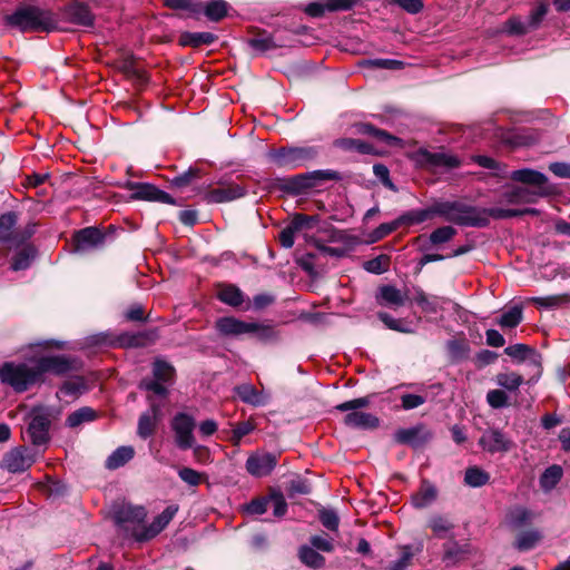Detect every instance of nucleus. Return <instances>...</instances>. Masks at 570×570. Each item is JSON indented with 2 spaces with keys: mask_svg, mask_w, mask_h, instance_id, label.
<instances>
[{
  "mask_svg": "<svg viewBox=\"0 0 570 570\" xmlns=\"http://www.w3.org/2000/svg\"><path fill=\"white\" fill-rule=\"evenodd\" d=\"M65 18L75 24L90 27L94 23V16L85 3L73 2L65 8Z\"/></svg>",
  "mask_w": 570,
  "mask_h": 570,
  "instance_id": "nucleus-22",
  "label": "nucleus"
},
{
  "mask_svg": "<svg viewBox=\"0 0 570 570\" xmlns=\"http://www.w3.org/2000/svg\"><path fill=\"white\" fill-rule=\"evenodd\" d=\"M50 421L45 414H36L32 416L27 434L35 445H42L49 439Z\"/></svg>",
  "mask_w": 570,
  "mask_h": 570,
  "instance_id": "nucleus-17",
  "label": "nucleus"
},
{
  "mask_svg": "<svg viewBox=\"0 0 570 570\" xmlns=\"http://www.w3.org/2000/svg\"><path fill=\"white\" fill-rule=\"evenodd\" d=\"M426 159L431 165L446 169L456 168L461 164L456 156L444 151L429 153Z\"/></svg>",
  "mask_w": 570,
  "mask_h": 570,
  "instance_id": "nucleus-37",
  "label": "nucleus"
},
{
  "mask_svg": "<svg viewBox=\"0 0 570 570\" xmlns=\"http://www.w3.org/2000/svg\"><path fill=\"white\" fill-rule=\"evenodd\" d=\"M356 0H325V2H311L305 12L314 18L321 17L325 11H343L352 9Z\"/></svg>",
  "mask_w": 570,
  "mask_h": 570,
  "instance_id": "nucleus-18",
  "label": "nucleus"
},
{
  "mask_svg": "<svg viewBox=\"0 0 570 570\" xmlns=\"http://www.w3.org/2000/svg\"><path fill=\"white\" fill-rule=\"evenodd\" d=\"M7 24L22 32L51 31L56 29L57 20L51 11L38 7H23L7 16Z\"/></svg>",
  "mask_w": 570,
  "mask_h": 570,
  "instance_id": "nucleus-2",
  "label": "nucleus"
},
{
  "mask_svg": "<svg viewBox=\"0 0 570 570\" xmlns=\"http://www.w3.org/2000/svg\"><path fill=\"white\" fill-rule=\"evenodd\" d=\"M377 299L382 305L399 307L405 304L407 294L402 293L395 286L384 285L380 288Z\"/></svg>",
  "mask_w": 570,
  "mask_h": 570,
  "instance_id": "nucleus-25",
  "label": "nucleus"
},
{
  "mask_svg": "<svg viewBox=\"0 0 570 570\" xmlns=\"http://www.w3.org/2000/svg\"><path fill=\"white\" fill-rule=\"evenodd\" d=\"M105 236L96 227H86L75 235L77 250H89L104 244Z\"/></svg>",
  "mask_w": 570,
  "mask_h": 570,
  "instance_id": "nucleus-19",
  "label": "nucleus"
},
{
  "mask_svg": "<svg viewBox=\"0 0 570 570\" xmlns=\"http://www.w3.org/2000/svg\"><path fill=\"white\" fill-rule=\"evenodd\" d=\"M438 497V491L434 485L429 482H423L420 490L412 495L411 501L414 508L424 509L431 505Z\"/></svg>",
  "mask_w": 570,
  "mask_h": 570,
  "instance_id": "nucleus-26",
  "label": "nucleus"
},
{
  "mask_svg": "<svg viewBox=\"0 0 570 570\" xmlns=\"http://www.w3.org/2000/svg\"><path fill=\"white\" fill-rule=\"evenodd\" d=\"M356 128L357 132L374 136L379 140L384 141L389 146H395L401 142L400 138L389 134L385 130L377 129L371 124H360L356 126Z\"/></svg>",
  "mask_w": 570,
  "mask_h": 570,
  "instance_id": "nucleus-33",
  "label": "nucleus"
},
{
  "mask_svg": "<svg viewBox=\"0 0 570 570\" xmlns=\"http://www.w3.org/2000/svg\"><path fill=\"white\" fill-rule=\"evenodd\" d=\"M495 382L499 386L514 392L519 390L521 384L524 382V379L521 374L514 372H501L497 375Z\"/></svg>",
  "mask_w": 570,
  "mask_h": 570,
  "instance_id": "nucleus-38",
  "label": "nucleus"
},
{
  "mask_svg": "<svg viewBox=\"0 0 570 570\" xmlns=\"http://www.w3.org/2000/svg\"><path fill=\"white\" fill-rule=\"evenodd\" d=\"M150 407H151V414L146 413L139 417L138 434L142 439H147L150 435H153L157 419L160 413V406L155 404L154 402H151Z\"/></svg>",
  "mask_w": 570,
  "mask_h": 570,
  "instance_id": "nucleus-28",
  "label": "nucleus"
},
{
  "mask_svg": "<svg viewBox=\"0 0 570 570\" xmlns=\"http://www.w3.org/2000/svg\"><path fill=\"white\" fill-rule=\"evenodd\" d=\"M237 396L253 406H263L268 403L269 396L264 392L257 391L254 385L245 383L235 387Z\"/></svg>",
  "mask_w": 570,
  "mask_h": 570,
  "instance_id": "nucleus-24",
  "label": "nucleus"
},
{
  "mask_svg": "<svg viewBox=\"0 0 570 570\" xmlns=\"http://www.w3.org/2000/svg\"><path fill=\"white\" fill-rule=\"evenodd\" d=\"M540 538L538 531L523 532L517 539V548L522 551L530 550L539 542Z\"/></svg>",
  "mask_w": 570,
  "mask_h": 570,
  "instance_id": "nucleus-57",
  "label": "nucleus"
},
{
  "mask_svg": "<svg viewBox=\"0 0 570 570\" xmlns=\"http://www.w3.org/2000/svg\"><path fill=\"white\" fill-rule=\"evenodd\" d=\"M195 420L191 415L180 412L171 420V430L175 434V443L178 449L187 450L195 443L194 429Z\"/></svg>",
  "mask_w": 570,
  "mask_h": 570,
  "instance_id": "nucleus-8",
  "label": "nucleus"
},
{
  "mask_svg": "<svg viewBox=\"0 0 570 570\" xmlns=\"http://www.w3.org/2000/svg\"><path fill=\"white\" fill-rule=\"evenodd\" d=\"M523 318L522 307L521 306H512L508 311H505L501 317L498 320V324L502 328H514L517 327Z\"/></svg>",
  "mask_w": 570,
  "mask_h": 570,
  "instance_id": "nucleus-41",
  "label": "nucleus"
},
{
  "mask_svg": "<svg viewBox=\"0 0 570 570\" xmlns=\"http://www.w3.org/2000/svg\"><path fill=\"white\" fill-rule=\"evenodd\" d=\"M336 145L345 150H356L364 155L373 153V147L361 139L342 138L337 140Z\"/></svg>",
  "mask_w": 570,
  "mask_h": 570,
  "instance_id": "nucleus-48",
  "label": "nucleus"
},
{
  "mask_svg": "<svg viewBox=\"0 0 570 570\" xmlns=\"http://www.w3.org/2000/svg\"><path fill=\"white\" fill-rule=\"evenodd\" d=\"M414 302L426 313H436L438 303L435 298L429 297L420 287H414Z\"/></svg>",
  "mask_w": 570,
  "mask_h": 570,
  "instance_id": "nucleus-52",
  "label": "nucleus"
},
{
  "mask_svg": "<svg viewBox=\"0 0 570 570\" xmlns=\"http://www.w3.org/2000/svg\"><path fill=\"white\" fill-rule=\"evenodd\" d=\"M17 223L18 215L14 212L0 215V243L10 247H19L35 234L36 224L30 223L23 228H18Z\"/></svg>",
  "mask_w": 570,
  "mask_h": 570,
  "instance_id": "nucleus-6",
  "label": "nucleus"
},
{
  "mask_svg": "<svg viewBox=\"0 0 570 570\" xmlns=\"http://www.w3.org/2000/svg\"><path fill=\"white\" fill-rule=\"evenodd\" d=\"M86 390V383L82 377H72L67 380L60 387V393L68 396H78Z\"/></svg>",
  "mask_w": 570,
  "mask_h": 570,
  "instance_id": "nucleus-53",
  "label": "nucleus"
},
{
  "mask_svg": "<svg viewBox=\"0 0 570 570\" xmlns=\"http://www.w3.org/2000/svg\"><path fill=\"white\" fill-rule=\"evenodd\" d=\"M167 7L173 9L187 10L193 13H198L202 10V6L193 0H165Z\"/></svg>",
  "mask_w": 570,
  "mask_h": 570,
  "instance_id": "nucleus-61",
  "label": "nucleus"
},
{
  "mask_svg": "<svg viewBox=\"0 0 570 570\" xmlns=\"http://www.w3.org/2000/svg\"><path fill=\"white\" fill-rule=\"evenodd\" d=\"M135 451L131 446H119L106 460V468L116 470L134 458Z\"/></svg>",
  "mask_w": 570,
  "mask_h": 570,
  "instance_id": "nucleus-31",
  "label": "nucleus"
},
{
  "mask_svg": "<svg viewBox=\"0 0 570 570\" xmlns=\"http://www.w3.org/2000/svg\"><path fill=\"white\" fill-rule=\"evenodd\" d=\"M316 150L312 147H282L269 153L271 160L278 167L295 168L314 158Z\"/></svg>",
  "mask_w": 570,
  "mask_h": 570,
  "instance_id": "nucleus-7",
  "label": "nucleus"
},
{
  "mask_svg": "<svg viewBox=\"0 0 570 570\" xmlns=\"http://www.w3.org/2000/svg\"><path fill=\"white\" fill-rule=\"evenodd\" d=\"M132 189L135 190L134 197L137 199L159 202L164 204L175 203L168 193L149 184H135L132 185Z\"/></svg>",
  "mask_w": 570,
  "mask_h": 570,
  "instance_id": "nucleus-21",
  "label": "nucleus"
},
{
  "mask_svg": "<svg viewBox=\"0 0 570 570\" xmlns=\"http://www.w3.org/2000/svg\"><path fill=\"white\" fill-rule=\"evenodd\" d=\"M245 194L246 189L243 186L230 184L209 190L205 195V200L208 204H219L238 199L245 196Z\"/></svg>",
  "mask_w": 570,
  "mask_h": 570,
  "instance_id": "nucleus-15",
  "label": "nucleus"
},
{
  "mask_svg": "<svg viewBox=\"0 0 570 570\" xmlns=\"http://www.w3.org/2000/svg\"><path fill=\"white\" fill-rule=\"evenodd\" d=\"M215 327L223 336L253 335L259 340H267L272 335V327L257 322H245L233 316L220 317Z\"/></svg>",
  "mask_w": 570,
  "mask_h": 570,
  "instance_id": "nucleus-5",
  "label": "nucleus"
},
{
  "mask_svg": "<svg viewBox=\"0 0 570 570\" xmlns=\"http://www.w3.org/2000/svg\"><path fill=\"white\" fill-rule=\"evenodd\" d=\"M487 401L493 409H501L508 405V395L502 390H491L487 394Z\"/></svg>",
  "mask_w": 570,
  "mask_h": 570,
  "instance_id": "nucleus-62",
  "label": "nucleus"
},
{
  "mask_svg": "<svg viewBox=\"0 0 570 570\" xmlns=\"http://www.w3.org/2000/svg\"><path fill=\"white\" fill-rule=\"evenodd\" d=\"M336 178V174L330 170H317L311 174L299 175L295 178L296 184L301 188H313L316 187L317 181Z\"/></svg>",
  "mask_w": 570,
  "mask_h": 570,
  "instance_id": "nucleus-32",
  "label": "nucleus"
},
{
  "mask_svg": "<svg viewBox=\"0 0 570 570\" xmlns=\"http://www.w3.org/2000/svg\"><path fill=\"white\" fill-rule=\"evenodd\" d=\"M480 446L490 453L508 452L512 442L498 429H488L479 440Z\"/></svg>",
  "mask_w": 570,
  "mask_h": 570,
  "instance_id": "nucleus-14",
  "label": "nucleus"
},
{
  "mask_svg": "<svg viewBox=\"0 0 570 570\" xmlns=\"http://www.w3.org/2000/svg\"><path fill=\"white\" fill-rule=\"evenodd\" d=\"M456 234L451 226L439 227L430 234V242L433 245H440L450 242Z\"/></svg>",
  "mask_w": 570,
  "mask_h": 570,
  "instance_id": "nucleus-54",
  "label": "nucleus"
},
{
  "mask_svg": "<svg viewBox=\"0 0 570 570\" xmlns=\"http://www.w3.org/2000/svg\"><path fill=\"white\" fill-rule=\"evenodd\" d=\"M0 380L18 393L40 382L36 363H4L0 368Z\"/></svg>",
  "mask_w": 570,
  "mask_h": 570,
  "instance_id": "nucleus-3",
  "label": "nucleus"
},
{
  "mask_svg": "<svg viewBox=\"0 0 570 570\" xmlns=\"http://www.w3.org/2000/svg\"><path fill=\"white\" fill-rule=\"evenodd\" d=\"M525 362L527 365L531 368V377L528 380V383L537 382L542 373L540 354L533 350Z\"/></svg>",
  "mask_w": 570,
  "mask_h": 570,
  "instance_id": "nucleus-58",
  "label": "nucleus"
},
{
  "mask_svg": "<svg viewBox=\"0 0 570 570\" xmlns=\"http://www.w3.org/2000/svg\"><path fill=\"white\" fill-rule=\"evenodd\" d=\"M548 9L549 6L547 3H540L533 10H531L528 18L529 27L532 29L538 28L548 13Z\"/></svg>",
  "mask_w": 570,
  "mask_h": 570,
  "instance_id": "nucleus-64",
  "label": "nucleus"
},
{
  "mask_svg": "<svg viewBox=\"0 0 570 570\" xmlns=\"http://www.w3.org/2000/svg\"><path fill=\"white\" fill-rule=\"evenodd\" d=\"M36 365L39 372L40 381H42V376L47 372L60 375L69 372L72 368L71 361L63 356L41 357L36 362Z\"/></svg>",
  "mask_w": 570,
  "mask_h": 570,
  "instance_id": "nucleus-16",
  "label": "nucleus"
},
{
  "mask_svg": "<svg viewBox=\"0 0 570 570\" xmlns=\"http://www.w3.org/2000/svg\"><path fill=\"white\" fill-rule=\"evenodd\" d=\"M217 297L220 302L237 307L244 302L242 291L235 285H224L218 291Z\"/></svg>",
  "mask_w": 570,
  "mask_h": 570,
  "instance_id": "nucleus-35",
  "label": "nucleus"
},
{
  "mask_svg": "<svg viewBox=\"0 0 570 570\" xmlns=\"http://www.w3.org/2000/svg\"><path fill=\"white\" fill-rule=\"evenodd\" d=\"M248 45L259 52H265L268 50L286 46L285 43L278 41V39L275 36L271 35H258L249 39Z\"/></svg>",
  "mask_w": 570,
  "mask_h": 570,
  "instance_id": "nucleus-34",
  "label": "nucleus"
},
{
  "mask_svg": "<svg viewBox=\"0 0 570 570\" xmlns=\"http://www.w3.org/2000/svg\"><path fill=\"white\" fill-rule=\"evenodd\" d=\"M146 515L144 507L126 503L118 505L114 511V520L120 528H127L128 524H140Z\"/></svg>",
  "mask_w": 570,
  "mask_h": 570,
  "instance_id": "nucleus-13",
  "label": "nucleus"
},
{
  "mask_svg": "<svg viewBox=\"0 0 570 570\" xmlns=\"http://www.w3.org/2000/svg\"><path fill=\"white\" fill-rule=\"evenodd\" d=\"M363 66L375 69L400 70L404 67V62L396 59H368L363 62Z\"/></svg>",
  "mask_w": 570,
  "mask_h": 570,
  "instance_id": "nucleus-51",
  "label": "nucleus"
},
{
  "mask_svg": "<svg viewBox=\"0 0 570 570\" xmlns=\"http://www.w3.org/2000/svg\"><path fill=\"white\" fill-rule=\"evenodd\" d=\"M428 527L440 539L452 537L454 523L445 515L434 514L428 521Z\"/></svg>",
  "mask_w": 570,
  "mask_h": 570,
  "instance_id": "nucleus-27",
  "label": "nucleus"
},
{
  "mask_svg": "<svg viewBox=\"0 0 570 570\" xmlns=\"http://www.w3.org/2000/svg\"><path fill=\"white\" fill-rule=\"evenodd\" d=\"M96 419V412L88 406L81 407L68 415L66 423L69 428H77L85 422Z\"/></svg>",
  "mask_w": 570,
  "mask_h": 570,
  "instance_id": "nucleus-46",
  "label": "nucleus"
},
{
  "mask_svg": "<svg viewBox=\"0 0 570 570\" xmlns=\"http://www.w3.org/2000/svg\"><path fill=\"white\" fill-rule=\"evenodd\" d=\"M299 559L301 561L311 568H322L325 563V559L321 556L314 548L311 547H302L299 550Z\"/></svg>",
  "mask_w": 570,
  "mask_h": 570,
  "instance_id": "nucleus-47",
  "label": "nucleus"
},
{
  "mask_svg": "<svg viewBox=\"0 0 570 570\" xmlns=\"http://www.w3.org/2000/svg\"><path fill=\"white\" fill-rule=\"evenodd\" d=\"M531 302L541 308H558L570 302V295L558 294L543 297H532Z\"/></svg>",
  "mask_w": 570,
  "mask_h": 570,
  "instance_id": "nucleus-39",
  "label": "nucleus"
},
{
  "mask_svg": "<svg viewBox=\"0 0 570 570\" xmlns=\"http://www.w3.org/2000/svg\"><path fill=\"white\" fill-rule=\"evenodd\" d=\"M540 197L541 196H537V193L532 190L530 187L514 186L507 189L501 195L500 203H507L512 205L532 204L535 203L537 199Z\"/></svg>",
  "mask_w": 570,
  "mask_h": 570,
  "instance_id": "nucleus-20",
  "label": "nucleus"
},
{
  "mask_svg": "<svg viewBox=\"0 0 570 570\" xmlns=\"http://www.w3.org/2000/svg\"><path fill=\"white\" fill-rule=\"evenodd\" d=\"M158 338V331L156 328L139 332L131 335H125L121 338V344L130 347H144L153 344Z\"/></svg>",
  "mask_w": 570,
  "mask_h": 570,
  "instance_id": "nucleus-30",
  "label": "nucleus"
},
{
  "mask_svg": "<svg viewBox=\"0 0 570 570\" xmlns=\"http://www.w3.org/2000/svg\"><path fill=\"white\" fill-rule=\"evenodd\" d=\"M178 476L183 482L190 487H197L205 479V475L191 468H180L178 470Z\"/></svg>",
  "mask_w": 570,
  "mask_h": 570,
  "instance_id": "nucleus-56",
  "label": "nucleus"
},
{
  "mask_svg": "<svg viewBox=\"0 0 570 570\" xmlns=\"http://www.w3.org/2000/svg\"><path fill=\"white\" fill-rule=\"evenodd\" d=\"M371 396L357 397L354 400H350L343 403H340L335 406V410L340 412H347L344 416V424L350 428L356 429H375L380 424V420L377 416L371 413H366L360 411L364 407H367L371 404Z\"/></svg>",
  "mask_w": 570,
  "mask_h": 570,
  "instance_id": "nucleus-4",
  "label": "nucleus"
},
{
  "mask_svg": "<svg viewBox=\"0 0 570 570\" xmlns=\"http://www.w3.org/2000/svg\"><path fill=\"white\" fill-rule=\"evenodd\" d=\"M563 471L559 465H551L542 473L540 485L544 491L552 490L561 480Z\"/></svg>",
  "mask_w": 570,
  "mask_h": 570,
  "instance_id": "nucleus-42",
  "label": "nucleus"
},
{
  "mask_svg": "<svg viewBox=\"0 0 570 570\" xmlns=\"http://www.w3.org/2000/svg\"><path fill=\"white\" fill-rule=\"evenodd\" d=\"M490 480V475L479 466H471L466 469L464 474V482L472 488H479L487 484Z\"/></svg>",
  "mask_w": 570,
  "mask_h": 570,
  "instance_id": "nucleus-44",
  "label": "nucleus"
},
{
  "mask_svg": "<svg viewBox=\"0 0 570 570\" xmlns=\"http://www.w3.org/2000/svg\"><path fill=\"white\" fill-rule=\"evenodd\" d=\"M205 14L213 21H218L227 13V3L224 0H212L205 6Z\"/></svg>",
  "mask_w": 570,
  "mask_h": 570,
  "instance_id": "nucleus-50",
  "label": "nucleus"
},
{
  "mask_svg": "<svg viewBox=\"0 0 570 570\" xmlns=\"http://www.w3.org/2000/svg\"><path fill=\"white\" fill-rule=\"evenodd\" d=\"M533 348L525 344H514L505 347L504 353L517 362H525Z\"/></svg>",
  "mask_w": 570,
  "mask_h": 570,
  "instance_id": "nucleus-55",
  "label": "nucleus"
},
{
  "mask_svg": "<svg viewBox=\"0 0 570 570\" xmlns=\"http://www.w3.org/2000/svg\"><path fill=\"white\" fill-rule=\"evenodd\" d=\"M422 426H413L410 429H401L395 433V440L399 443L419 445L422 441Z\"/></svg>",
  "mask_w": 570,
  "mask_h": 570,
  "instance_id": "nucleus-40",
  "label": "nucleus"
},
{
  "mask_svg": "<svg viewBox=\"0 0 570 570\" xmlns=\"http://www.w3.org/2000/svg\"><path fill=\"white\" fill-rule=\"evenodd\" d=\"M216 40V36L210 32H186L179 38L183 46L199 47L210 45Z\"/></svg>",
  "mask_w": 570,
  "mask_h": 570,
  "instance_id": "nucleus-36",
  "label": "nucleus"
},
{
  "mask_svg": "<svg viewBox=\"0 0 570 570\" xmlns=\"http://www.w3.org/2000/svg\"><path fill=\"white\" fill-rule=\"evenodd\" d=\"M433 212L445 220L461 226L484 227L489 218L505 219L527 214H535L534 208H503L500 206L491 208H479L465 205L461 202H441L433 205Z\"/></svg>",
  "mask_w": 570,
  "mask_h": 570,
  "instance_id": "nucleus-1",
  "label": "nucleus"
},
{
  "mask_svg": "<svg viewBox=\"0 0 570 570\" xmlns=\"http://www.w3.org/2000/svg\"><path fill=\"white\" fill-rule=\"evenodd\" d=\"M153 375L163 383L171 382L175 375V368L166 361L157 358L153 364Z\"/></svg>",
  "mask_w": 570,
  "mask_h": 570,
  "instance_id": "nucleus-45",
  "label": "nucleus"
},
{
  "mask_svg": "<svg viewBox=\"0 0 570 570\" xmlns=\"http://www.w3.org/2000/svg\"><path fill=\"white\" fill-rule=\"evenodd\" d=\"M390 267V257L387 255H379L370 261L364 262L363 268L372 274H383Z\"/></svg>",
  "mask_w": 570,
  "mask_h": 570,
  "instance_id": "nucleus-49",
  "label": "nucleus"
},
{
  "mask_svg": "<svg viewBox=\"0 0 570 570\" xmlns=\"http://www.w3.org/2000/svg\"><path fill=\"white\" fill-rule=\"evenodd\" d=\"M277 464L273 453H254L246 460L247 472L255 478H263L272 473Z\"/></svg>",
  "mask_w": 570,
  "mask_h": 570,
  "instance_id": "nucleus-11",
  "label": "nucleus"
},
{
  "mask_svg": "<svg viewBox=\"0 0 570 570\" xmlns=\"http://www.w3.org/2000/svg\"><path fill=\"white\" fill-rule=\"evenodd\" d=\"M512 180L528 185L537 193V196H550L556 193V187L548 183V177L537 170L524 168L511 173Z\"/></svg>",
  "mask_w": 570,
  "mask_h": 570,
  "instance_id": "nucleus-9",
  "label": "nucleus"
},
{
  "mask_svg": "<svg viewBox=\"0 0 570 570\" xmlns=\"http://www.w3.org/2000/svg\"><path fill=\"white\" fill-rule=\"evenodd\" d=\"M505 31L510 35H524L528 31L532 30L529 27V22H524L519 18H511L505 22L504 27Z\"/></svg>",
  "mask_w": 570,
  "mask_h": 570,
  "instance_id": "nucleus-60",
  "label": "nucleus"
},
{
  "mask_svg": "<svg viewBox=\"0 0 570 570\" xmlns=\"http://www.w3.org/2000/svg\"><path fill=\"white\" fill-rule=\"evenodd\" d=\"M36 462V453L24 446H19L7 452L2 459V468L11 473H20L28 470Z\"/></svg>",
  "mask_w": 570,
  "mask_h": 570,
  "instance_id": "nucleus-10",
  "label": "nucleus"
},
{
  "mask_svg": "<svg viewBox=\"0 0 570 570\" xmlns=\"http://www.w3.org/2000/svg\"><path fill=\"white\" fill-rule=\"evenodd\" d=\"M177 511V504L168 505L159 515L154 519V521L147 528H145L141 532L134 533L135 538L138 541H147L153 539L168 525Z\"/></svg>",
  "mask_w": 570,
  "mask_h": 570,
  "instance_id": "nucleus-12",
  "label": "nucleus"
},
{
  "mask_svg": "<svg viewBox=\"0 0 570 570\" xmlns=\"http://www.w3.org/2000/svg\"><path fill=\"white\" fill-rule=\"evenodd\" d=\"M255 429L254 424L249 421L240 422L237 424L235 429L232 431L230 442L234 445H239L242 439L249 434Z\"/></svg>",
  "mask_w": 570,
  "mask_h": 570,
  "instance_id": "nucleus-59",
  "label": "nucleus"
},
{
  "mask_svg": "<svg viewBox=\"0 0 570 570\" xmlns=\"http://www.w3.org/2000/svg\"><path fill=\"white\" fill-rule=\"evenodd\" d=\"M533 519V513L525 508L517 507L510 510L508 522L513 528H522L529 524Z\"/></svg>",
  "mask_w": 570,
  "mask_h": 570,
  "instance_id": "nucleus-43",
  "label": "nucleus"
},
{
  "mask_svg": "<svg viewBox=\"0 0 570 570\" xmlns=\"http://www.w3.org/2000/svg\"><path fill=\"white\" fill-rule=\"evenodd\" d=\"M23 246L16 253L11 259V269L14 272L27 269L36 257V248L30 244Z\"/></svg>",
  "mask_w": 570,
  "mask_h": 570,
  "instance_id": "nucleus-29",
  "label": "nucleus"
},
{
  "mask_svg": "<svg viewBox=\"0 0 570 570\" xmlns=\"http://www.w3.org/2000/svg\"><path fill=\"white\" fill-rule=\"evenodd\" d=\"M320 520L322 524L331 531H336L338 528L340 520L336 512L333 510L322 509L320 511Z\"/></svg>",
  "mask_w": 570,
  "mask_h": 570,
  "instance_id": "nucleus-63",
  "label": "nucleus"
},
{
  "mask_svg": "<svg viewBox=\"0 0 570 570\" xmlns=\"http://www.w3.org/2000/svg\"><path fill=\"white\" fill-rule=\"evenodd\" d=\"M443 561L446 566H455L465 560L472 552V547L469 543L460 544L455 541L448 542L443 546Z\"/></svg>",
  "mask_w": 570,
  "mask_h": 570,
  "instance_id": "nucleus-23",
  "label": "nucleus"
}]
</instances>
